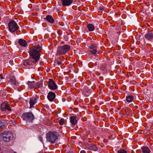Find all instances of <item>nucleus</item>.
Segmentation results:
<instances>
[{
    "instance_id": "obj_1",
    "label": "nucleus",
    "mask_w": 153,
    "mask_h": 153,
    "mask_svg": "<svg viewBox=\"0 0 153 153\" xmlns=\"http://www.w3.org/2000/svg\"><path fill=\"white\" fill-rule=\"evenodd\" d=\"M42 49V48L39 44L35 45L32 48L30 49L29 53L30 57L33 59L32 60L33 64L37 63L39 60Z\"/></svg>"
},
{
    "instance_id": "obj_2",
    "label": "nucleus",
    "mask_w": 153,
    "mask_h": 153,
    "mask_svg": "<svg viewBox=\"0 0 153 153\" xmlns=\"http://www.w3.org/2000/svg\"><path fill=\"white\" fill-rule=\"evenodd\" d=\"M60 136L57 131L49 132L46 134L47 140L51 143H56L58 141V137Z\"/></svg>"
},
{
    "instance_id": "obj_3",
    "label": "nucleus",
    "mask_w": 153,
    "mask_h": 153,
    "mask_svg": "<svg viewBox=\"0 0 153 153\" xmlns=\"http://www.w3.org/2000/svg\"><path fill=\"white\" fill-rule=\"evenodd\" d=\"M70 49L71 47L69 45H64L57 48V54L59 55H64Z\"/></svg>"
},
{
    "instance_id": "obj_4",
    "label": "nucleus",
    "mask_w": 153,
    "mask_h": 153,
    "mask_svg": "<svg viewBox=\"0 0 153 153\" xmlns=\"http://www.w3.org/2000/svg\"><path fill=\"white\" fill-rule=\"evenodd\" d=\"M8 26L9 30L11 32H14L19 28V26L16 22L13 20L9 22Z\"/></svg>"
},
{
    "instance_id": "obj_5",
    "label": "nucleus",
    "mask_w": 153,
    "mask_h": 153,
    "mask_svg": "<svg viewBox=\"0 0 153 153\" xmlns=\"http://www.w3.org/2000/svg\"><path fill=\"white\" fill-rule=\"evenodd\" d=\"M2 134L3 138L4 141L9 142L12 140L13 136L11 131H4Z\"/></svg>"
},
{
    "instance_id": "obj_6",
    "label": "nucleus",
    "mask_w": 153,
    "mask_h": 153,
    "mask_svg": "<svg viewBox=\"0 0 153 153\" xmlns=\"http://www.w3.org/2000/svg\"><path fill=\"white\" fill-rule=\"evenodd\" d=\"M33 64L32 60H27L23 61L22 65L24 68L30 69L32 67Z\"/></svg>"
},
{
    "instance_id": "obj_7",
    "label": "nucleus",
    "mask_w": 153,
    "mask_h": 153,
    "mask_svg": "<svg viewBox=\"0 0 153 153\" xmlns=\"http://www.w3.org/2000/svg\"><path fill=\"white\" fill-rule=\"evenodd\" d=\"M48 86L51 90H55L57 88V86L52 79H49L48 82Z\"/></svg>"
},
{
    "instance_id": "obj_8",
    "label": "nucleus",
    "mask_w": 153,
    "mask_h": 153,
    "mask_svg": "<svg viewBox=\"0 0 153 153\" xmlns=\"http://www.w3.org/2000/svg\"><path fill=\"white\" fill-rule=\"evenodd\" d=\"M1 109L2 111H6L7 110L9 112L12 111L11 108L9 107L8 103L7 102H5L2 103L1 105Z\"/></svg>"
},
{
    "instance_id": "obj_9",
    "label": "nucleus",
    "mask_w": 153,
    "mask_h": 153,
    "mask_svg": "<svg viewBox=\"0 0 153 153\" xmlns=\"http://www.w3.org/2000/svg\"><path fill=\"white\" fill-rule=\"evenodd\" d=\"M37 99L36 97L33 96L30 97V99L29 104L30 106V108H31L34 107V105L36 103Z\"/></svg>"
},
{
    "instance_id": "obj_10",
    "label": "nucleus",
    "mask_w": 153,
    "mask_h": 153,
    "mask_svg": "<svg viewBox=\"0 0 153 153\" xmlns=\"http://www.w3.org/2000/svg\"><path fill=\"white\" fill-rule=\"evenodd\" d=\"M73 0H60L62 6L68 7L71 5L73 2Z\"/></svg>"
},
{
    "instance_id": "obj_11",
    "label": "nucleus",
    "mask_w": 153,
    "mask_h": 153,
    "mask_svg": "<svg viewBox=\"0 0 153 153\" xmlns=\"http://www.w3.org/2000/svg\"><path fill=\"white\" fill-rule=\"evenodd\" d=\"M86 148L89 150L96 151L98 149L97 146L94 144H88L85 145Z\"/></svg>"
},
{
    "instance_id": "obj_12",
    "label": "nucleus",
    "mask_w": 153,
    "mask_h": 153,
    "mask_svg": "<svg viewBox=\"0 0 153 153\" xmlns=\"http://www.w3.org/2000/svg\"><path fill=\"white\" fill-rule=\"evenodd\" d=\"M144 38L147 40L149 41H153V32L150 31L146 33L144 36Z\"/></svg>"
},
{
    "instance_id": "obj_13",
    "label": "nucleus",
    "mask_w": 153,
    "mask_h": 153,
    "mask_svg": "<svg viewBox=\"0 0 153 153\" xmlns=\"http://www.w3.org/2000/svg\"><path fill=\"white\" fill-rule=\"evenodd\" d=\"M55 93L51 91L49 92L47 95L48 99L50 101H53L55 98Z\"/></svg>"
},
{
    "instance_id": "obj_14",
    "label": "nucleus",
    "mask_w": 153,
    "mask_h": 153,
    "mask_svg": "<svg viewBox=\"0 0 153 153\" xmlns=\"http://www.w3.org/2000/svg\"><path fill=\"white\" fill-rule=\"evenodd\" d=\"M44 19L51 24L53 23L54 22V19L52 16L50 15H47L46 18H44Z\"/></svg>"
},
{
    "instance_id": "obj_15",
    "label": "nucleus",
    "mask_w": 153,
    "mask_h": 153,
    "mask_svg": "<svg viewBox=\"0 0 153 153\" xmlns=\"http://www.w3.org/2000/svg\"><path fill=\"white\" fill-rule=\"evenodd\" d=\"M10 82L11 84L14 86H16L18 84V82L16 80L15 77L14 76L11 77L10 80Z\"/></svg>"
},
{
    "instance_id": "obj_16",
    "label": "nucleus",
    "mask_w": 153,
    "mask_h": 153,
    "mask_svg": "<svg viewBox=\"0 0 153 153\" xmlns=\"http://www.w3.org/2000/svg\"><path fill=\"white\" fill-rule=\"evenodd\" d=\"M70 122L72 126H74L77 123L76 117L74 116H71L70 118Z\"/></svg>"
},
{
    "instance_id": "obj_17",
    "label": "nucleus",
    "mask_w": 153,
    "mask_h": 153,
    "mask_svg": "<svg viewBox=\"0 0 153 153\" xmlns=\"http://www.w3.org/2000/svg\"><path fill=\"white\" fill-rule=\"evenodd\" d=\"M18 43L21 46L25 47L27 45L26 41L24 39H20L18 41Z\"/></svg>"
},
{
    "instance_id": "obj_18",
    "label": "nucleus",
    "mask_w": 153,
    "mask_h": 153,
    "mask_svg": "<svg viewBox=\"0 0 153 153\" xmlns=\"http://www.w3.org/2000/svg\"><path fill=\"white\" fill-rule=\"evenodd\" d=\"M141 149L143 153H150L151 152L150 150L147 146H143Z\"/></svg>"
},
{
    "instance_id": "obj_19",
    "label": "nucleus",
    "mask_w": 153,
    "mask_h": 153,
    "mask_svg": "<svg viewBox=\"0 0 153 153\" xmlns=\"http://www.w3.org/2000/svg\"><path fill=\"white\" fill-rule=\"evenodd\" d=\"M87 27L89 31H92L95 29L94 26L92 24H88L87 25Z\"/></svg>"
},
{
    "instance_id": "obj_20",
    "label": "nucleus",
    "mask_w": 153,
    "mask_h": 153,
    "mask_svg": "<svg viewBox=\"0 0 153 153\" xmlns=\"http://www.w3.org/2000/svg\"><path fill=\"white\" fill-rule=\"evenodd\" d=\"M126 100L128 102H131L134 100L133 96L131 95H128L126 97Z\"/></svg>"
},
{
    "instance_id": "obj_21",
    "label": "nucleus",
    "mask_w": 153,
    "mask_h": 153,
    "mask_svg": "<svg viewBox=\"0 0 153 153\" xmlns=\"http://www.w3.org/2000/svg\"><path fill=\"white\" fill-rule=\"evenodd\" d=\"M28 85L31 88H35V86L34 85V82H27Z\"/></svg>"
},
{
    "instance_id": "obj_22",
    "label": "nucleus",
    "mask_w": 153,
    "mask_h": 153,
    "mask_svg": "<svg viewBox=\"0 0 153 153\" xmlns=\"http://www.w3.org/2000/svg\"><path fill=\"white\" fill-rule=\"evenodd\" d=\"M97 49H90L89 51L90 53L91 54L95 55L97 53Z\"/></svg>"
},
{
    "instance_id": "obj_23",
    "label": "nucleus",
    "mask_w": 153,
    "mask_h": 153,
    "mask_svg": "<svg viewBox=\"0 0 153 153\" xmlns=\"http://www.w3.org/2000/svg\"><path fill=\"white\" fill-rule=\"evenodd\" d=\"M97 45L95 44H91L89 46L90 49H97Z\"/></svg>"
},
{
    "instance_id": "obj_24",
    "label": "nucleus",
    "mask_w": 153,
    "mask_h": 153,
    "mask_svg": "<svg viewBox=\"0 0 153 153\" xmlns=\"http://www.w3.org/2000/svg\"><path fill=\"white\" fill-rule=\"evenodd\" d=\"M117 153H128V152L124 149H120L117 151Z\"/></svg>"
},
{
    "instance_id": "obj_25",
    "label": "nucleus",
    "mask_w": 153,
    "mask_h": 153,
    "mask_svg": "<svg viewBox=\"0 0 153 153\" xmlns=\"http://www.w3.org/2000/svg\"><path fill=\"white\" fill-rule=\"evenodd\" d=\"M24 117H25L27 118L28 120H32L33 119L34 115H24Z\"/></svg>"
},
{
    "instance_id": "obj_26",
    "label": "nucleus",
    "mask_w": 153,
    "mask_h": 153,
    "mask_svg": "<svg viewBox=\"0 0 153 153\" xmlns=\"http://www.w3.org/2000/svg\"><path fill=\"white\" fill-rule=\"evenodd\" d=\"M64 123V120L63 118L61 119L59 121V124L61 125H63Z\"/></svg>"
},
{
    "instance_id": "obj_27",
    "label": "nucleus",
    "mask_w": 153,
    "mask_h": 153,
    "mask_svg": "<svg viewBox=\"0 0 153 153\" xmlns=\"http://www.w3.org/2000/svg\"><path fill=\"white\" fill-rule=\"evenodd\" d=\"M42 86V85L41 84H39V83H37L36 85L35 86V88H39L41 87Z\"/></svg>"
},
{
    "instance_id": "obj_28",
    "label": "nucleus",
    "mask_w": 153,
    "mask_h": 153,
    "mask_svg": "<svg viewBox=\"0 0 153 153\" xmlns=\"http://www.w3.org/2000/svg\"><path fill=\"white\" fill-rule=\"evenodd\" d=\"M23 115H33L31 112H29L27 113H24Z\"/></svg>"
},
{
    "instance_id": "obj_29",
    "label": "nucleus",
    "mask_w": 153,
    "mask_h": 153,
    "mask_svg": "<svg viewBox=\"0 0 153 153\" xmlns=\"http://www.w3.org/2000/svg\"><path fill=\"white\" fill-rule=\"evenodd\" d=\"M62 31L61 30H58V34L59 35H60V36L62 34Z\"/></svg>"
},
{
    "instance_id": "obj_30",
    "label": "nucleus",
    "mask_w": 153,
    "mask_h": 153,
    "mask_svg": "<svg viewBox=\"0 0 153 153\" xmlns=\"http://www.w3.org/2000/svg\"><path fill=\"white\" fill-rule=\"evenodd\" d=\"M13 61L12 59L10 60L9 61V63L12 65H13Z\"/></svg>"
},
{
    "instance_id": "obj_31",
    "label": "nucleus",
    "mask_w": 153,
    "mask_h": 153,
    "mask_svg": "<svg viewBox=\"0 0 153 153\" xmlns=\"http://www.w3.org/2000/svg\"><path fill=\"white\" fill-rule=\"evenodd\" d=\"M57 64L58 65H61L62 64V62H61V61H57Z\"/></svg>"
},
{
    "instance_id": "obj_32",
    "label": "nucleus",
    "mask_w": 153,
    "mask_h": 153,
    "mask_svg": "<svg viewBox=\"0 0 153 153\" xmlns=\"http://www.w3.org/2000/svg\"><path fill=\"white\" fill-rule=\"evenodd\" d=\"M73 111L75 112H77L78 111V108H75L73 110Z\"/></svg>"
},
{
    "instance_id": "obj_33",
    "label": "nucleus",
    "mask_w": 153,
    "mask_h": 153,
    "mask_svg": "<svg viewBox=\"0 0 153 153\" xmlns=\"http://www.w3.org/2000/svg\"><path fill=\"white\" fill-rule=\"evenodd\" d=\"M0 78L1 79H2L3 78V77L2 76V74H0Z\"/></svg>"
},
{
    "instance_id": "obj_34",
    "label": "nucleus",
    "mask_w": 153,
    "mask_h": 153,
    "mask_svg": "<svg viewBox=\"0 0 153 153\" xmlns=\"http://www.w3.org/2000/svg\"><path fill=\"white\" fill-rule=\"evenodd\" d=\"M80 153H86V152L84 150H82L81 151Z\"/></svg>"
},
{
    "instance_id": "obj_35",
    "label": "nucleus",
    "mask_w": 153,
    "mask_h": 153,
    "mask_svg": "<svg viewBox=\"0 0 153 153\" xmlns=\"http://www.w3.org/2000/svg\"><path fill=\"white\" fill-rule=\"evenodd\" d=\"M145 117H146L148 119L150 117L151 115H144Z\"/></svg>"
},
{
    "instance_id": "obj_36",
    "label": "nucleus",
    "mask_w": 153,
    "mask_h": 153,
    "mask_svg": "<svg viewBox=\"0 0 153 153\" xmlns=\"http://www.w3.org/2000/svg\"><path fill=\"white\" fill-rule=\"evenodd\" d=\"M133 116H134V117H135V118H138L139 117L138 115H133Z\"/></svg>"
},
{
    "instance_id": "obj_37",
    "label": "nucleus",
    "mask_w": 153,
    "mask_h": 153,
    "mask_svg": "<svg viewBox=\"0 0 153 153\" xmlns=\"http://www.w3.org/2000/svg\"><path fill=\"white\" fill-rule=\"evenodd\" d=\"M67 153H73L72 152H68Z\"/></svg>"
},
{
    "instance_id": "obj_38",
    "label": "nucleus",
    "mask_w": 153,
    "mask_h": 153,
    "mask_svg": "<svg viewBox=\"0 0 153 153\" xmlns=\"http://www.w3.org/2000/svg\"><path fill=\"white\" fill-rule=\"evenodd\" d=\"M41 137L40 138V140L41 141Z\"/></svg>"
},
{
    "instance_id": "obj_39",
    "label": "nucleus",
    "mask_w": 153,
    "mask_h": 153,
    "mask_svg": "<svg viewBox=\"0 0 153 153\" xmlns=\"http://www.w3.org/2000/svg\"><path fill=\"white\" fill-rule=\"evenodd\" d=\"M14 153H17L16 152H14Z\"/></svg>"
},
{
    "instance_id": "obj_40",
    "label": "nucleus",
    "mask_w": 153,
    "mask_h": 153,
    "mask_svg": "<svg viewBox=\"0 0 153 153\" xmlns=\"http://www.w3.org/2000/svg\"><path fill=\"white\" fill-rule=\"evenodd\" d=\"M104 117V116H102L101 117Z\"/></svg>"
},
{
    "instance_id": "obj_41",
    "label": "nucleus",
    "mask_w": 153,
    "mask_h": 153,
    "mask_svg": "<svg viewBox=\"0 0 153 153\" xmlns=\"http://www.w3.org/2000/svg\"><path fill=\"white\" fill-rule=\"evenodd\" d=\"M58 114H59V113H58L56 114V115H57Z\"/></svg>"
},
{
    "instance_id": "obj_42",
    "label": "nucleus",
    "mask_w": 153,
    "mask_h": 153,
    "mask_svg": "<svg viewBox=\"0 0 153 153\" xmlns=\"http://www.w3.org/2000/svg\"><path fill=\"white\" fill-rule=\"evenodd\" d=\"M8 116H10V115H7V117H8Z\"/></svg>"
},
{
    "instance_id": "obj_43",
    "label": "nucleus",
    "mask_w": 153,
    "mask_h": 153,
    "mask_svg": "<svg viewBox=\"0 0 153 153\" xmlns=\"http://www.w3.org/2000/svg\"><path fill=\"white\" fill-rule=\"evenodd\" d=\"M71 115H73V114H71Z\"/></svg>"
},
{
    "instance_id": "obj_44",
    "label": "nucleus",
    "mask_w": 153,
    "mask_h": 153,
    "mask_svg": "<svg viewBox=\"0 0 153 153\" xmlns=\"http://www.w3.org/2000/svg\"><path fill=\"white\" fill-rule=\"evenodd\" d=\"M65 115H67V114H65Z\"/></svg>"
}]
</instances>
